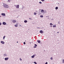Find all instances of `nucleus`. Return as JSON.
Returning <instances> with one entry per match:
<instances>
[{
	"instance_id": "nucleus-1",
	"label": "nucleus",
	"mask_w": 64,
	"mask_h": 64,
	"mask_svg": "<svg viewBox=\"0 0 64 64\" xmlns=\"http://www.w3.org/2000/svg\"><path fill=\"white\" fill-rule=\"evenodd\" d=\"M4 7L5 8H8V6L6 4H4Z\"/></svg>"
},
{
	"instance_id": "nucleus-6",
	"label": "nucleus",
	"mask_w": 64,
	"mask_h": 64,
	"mask_svg": "<svg viewBox=\"0 0 64 64\" xmlns=\"http://www.w3.org/2000/svg\"><path fill=\"white\" fill-rule=\"evenodd\" d=\"M1 15L2 16H5V14L4 13H2L1 14Z\"/></svg>"
},
{
	"instance_id": "nucleus-2",
	"label": "nucleus",
	"mask_w": 64,
	"mask_h": 64,
	"mask_svg": "<svg viewBox=\"0 0 64 64\" xmlns=\"http://www.w3.org/2000/svg\"><path fill=\"white\" fill-rule=\"evenodd\" d=\"M1 43H2V44H4L5 42H4L3 41H2L0 42Z\"/></svg>"
},
{
	"instance_id": "nucleus-4",
	"label": "nucleus",
	"mask_w": 64,
	"mask_h": 64,
	"mask_svg": "<svg viewBox=\"0 0 64 64\" xmlns=\"http://www.w3.org/2000/svg\"><path fill=\"white\" fill-rule=\"evenodd\" d=\"M2 24H3V25H5L6 24V23L5 22H3L2 23Z\"/></svg>"
},
{
	"instance_id": "nucleus-10",
	"label": "nucleus",
	"mask_w": 64,
	"mask_h": 64,
	"mask_svg": "<svg viewBox=\"0 0 64 64\" xmlns=\"http://www.w3.org/2000/svg\"><path fill=\"white\" fill-rule=\"evenodd\" d=\"M38 43H40V40H38Z\"/></svg>"
},
{
	"instance_id": "nucleus-15",
	"label": "nucleus",
	"mask_w": 64,
	"mask_h": 64,
	"mask_svg": "<svg viewBox=\"0 0 64 64\" xmlns=\"http://www.w3.org/2000/svg\"><path fill=\"white\" fill-rule=\"evenodd\" d=\"M40 16V17H42H42H43V15H41Z\"/></svg>"
},
{
	"instance_id": "nucleus-18",
	"label": "nucleus",
	"mask_w": 64,
	"mask_h": 64,
	"mask_svg": "<svg viewBox=\"0 0 64 64\" xmlns=\"http://www.w3.org/2000/svg\"><path fill=\"white\" fill-rule=\"evenodd\" d=\"M34 15H36V14H37V13L34 12Z\"/></svg>"
},
{
	"instance_id": "nucleus-31",
	"label": "nucleus",
	"mask_w": 64,
	"mask_h": 64,
	"mask_svg": "<svg viewBox=\"0 0 64 64\" xmlns=\"http://www.w3.org/2000/svg\"><path fill=\"white\" fill-rule=\"evenodd\" d=\"M1 25V22H0V25Z\"/></svg>"
},
{
	"instance_id": "nucleus-25",
	"label": "nucleus",
	"mask_w": 64,
	"mask_h": 64,
	"mask_svg": "<svg viewBox=\"0 0 64 64\" xmlns=\"http://www.w3.org/2000/svg\"><path fill=\"white\" fill-rule=\"evenodd\" d=\"M41 0V1H42V2H43V1H45L44 0Z\"/></svg>"
},
{
	"instance_id": "nucleus-29",
	"label": "nucleus",
	"mask_w": 64,
	"mask_h": 64,
	"mask_svg": "<svg viewBox=\"0 0 64 64\" xmlns=\"http://www.w3.org/2000/svg\"><path fill=\"white\" fill-rule=\"evenodd\" d=\"M48 64V63H47V62H46V63L45 64Z\"/></svg>"
},
{
	"instance_id": "nucleus-22",
	"label": "nucleus",
	"mask_w": 64,
	"mask_h": 64,
	"mask_svg": "<svg viewBox=\"0 0 64 64\" xmlns=\"http://www.w3.org/2000/svg\"><path fill=\"white\" fill-rule=\"evenodd\" d=\"M34 64H37V63H36V62H34Z\"/></svg>"
},
{
	"instance_id": "nucleus-5",
	"label": "nucleus",
	"mask_w": 64,
	"mask_h": 64,
	"mask_svg": "<svg viewBox=\"0 0 64 64\" xmlns=\"http://www.w3.org/2000/svg\"><path fill=\"white\" fill-rule=\"evenodd\" d=\"M16 21L15 20H13L12 22H13V23H15V22H16Z\"/></svg>"
},
{
	"instance_id": "nucleus-32",
	"label": "nucleus",
	"mask_w": 64,
	"mask_h": 64,
	"mask_svg": "<svg viewBox=\"0 0 64 64\" xmlns=\"http://www.w3.org/2000/svg\"><path fill=\"white\" fill-rule=\"evenodd\" d=\"M50 27H52V26H50Z\"/></svg>"
},
{
	"instance_id": "nucleus-9",
	"label": "nucleus",
	"mask_w": 64,
	"mask_h": 64,
	"mask_svg": "<svg viewBox=\"0 0 64 64\" xmlns=\"http://www.w3.org/2000/svg\"><path fill=\"white\" fill-rule=\"evenodd\" d=\"M40 32L41 33H43V31L42 30H40Z\"/></svg>"
},
{
	"instance_id": "nucleus-21",
	"label": "nucleus",
	"mask_w": 64,
	"mask_h": 64,
	"mask_svg": "<svg viewBox=\"0 0 64 64\" xmlns=\"http://www.w3.org/2000/svg\"><path fill=\"white\" fill-rule=\"evenodd\" d=\"M62 61H63L62 62L63 63H64V60H62Z\"/></svg>"
},
{
	"instance_id": "nucleus-14",
	"label": "nucleus",
	"mask_w": 64,
	"mask_h": 64,
	"mask_svg": "<svg viewBox=\"0 0 64 64\" xmlns=\"http://www.w3.org/2000/svg\"><path fill=\"white\" fill-rule=\"evenodd\" d=\"M44 11V10H41L42 12H43Z\"/></svg>"
},
{
	"instance_id": "nucleus-17",
	"label": "nucleus",
	"mask_w": 64,
	"mask_h": 64,
	"mask_svg": "<svg viewBox=\"0 0 64 64\" xmlns=\"http://www.w3.org/2000/svg\"><path fill=\"white\" fill-rule=\"evenodd\" d=\"M53 27H56V25H55L54 26L53 25Z\"/></svg>"
},
{
	"instance_id": "nucleus-20",
	"label": "nucleus",
	"mask_w": 64,
	"mask_h": 64,
	"mask_svg": "<svg viewBox=\"0 0 64 64\" xmlns=\"http://www.w3.org/2000/svg\"><path fill=\"white\" fill-rule=\"evenodd\" d=\"M50 59H51V60H53V58L51 57L50 58Z\"/></svg>"
},
{
	"instance_id": "nucleus-19",
	"label": "nucleus",
	"mask_w": 64,
	"mask_h": 64,
	"mask_svg": "<svg viewBox=\"0 0 64 64\" xmlns=\"http://www.w3.org/2000/svg\"><path fill=\"white\" fill-rule=\"evenodd\" d=\"M4 56H7V55L6 54H4Z\"/></svg>"
},
{
	"instance_id": "nucleus-16",
	"label": "nucleus",
	"mask_w": 64,
	"mask_h": 64,
	"mask_svg": "<svg viewBox=\"0 0 64 64\" xmlns=\"http://www.w3.org/2000/svg\"><path fill=\"white\" fill-rule=\"evenodd\" d=\"M5 37H6V36H4L3 37V39H4H4H5Z\"/></svg>"
},
{
	"instance_id": "nucleus-35",
	"label": "nucleus",
	"mask_w": 64,
	"mask_h": 64,
	"mask_svg": "<svg viewBox=\"0 0 64 64\" xmlns=\"http://www.w3.org/2000/svg\"><path fill=\"white\" fill-rule=\"evenodd\" d=\"M18 42H17V43H18Z\"/></svg>"
},
{
	"instance_id": "nucleus-24",
	"label": "nucleus",
	"mask_w": 64,
	"mask_h": 64,
	"mask_svg": "<svg viewBox=\"0 0 64 64\" xmlns=\"http://www.w3.org/2000/svg\"><path fill=\"white\" fill-rule=\"evenodd\" d=\"M39 3H40V4H42V2H39Z\"/></svg>"
},
{
	"instance_id": "nucleus-7",
	"label": "nucleus",
	"mask_w": 64,
	"mask_h": 64,
	"mask_svg": "<svg viewBox=\"0 0 64 64\" xmlns=\"http://www.w3.org/2000/svg\"><path fill=\"white\" fill-rule=\"evenodd\" d=\"M19 6L18 5L16 6V8H19Z\"/></svg>"
},
{
	"instance_id": "nucleus-13",
	"label": "nucleus",
	"mask_w": 64,
	"mask_h": 64,
	"mask_svg": "<svg viewBox=\"0 0 64 64\" xmlns=\"http://www.w3.org/2000/svg\"><path fill=\"white\" fill-rule=\"evenodd\" d=\"M58 8V7H56V10H57V9Z\"/></svg>"
},
{
	"instance_id": "nucleus-38",
	"label": "nucleus",
	"mask_w": 64,
	"mask_h": 64,
	"mask_svg": "<svg viewBox=\"0 0 64 64\" xmlns=\"http://www.w3.org/2000/svg\"><path fill=\"white\" fill-rule=\"evenodd\" d=\"M20 26H21V25H20Z\"/></svg>"
},
{
	"instance_id": "nucleus-11",
	"label": "nucleus",
	"mask_w": 64,
	"mask_h": 64,
	"mask_svg": "<svg viewBox=\"0 0 64 64\" xmlns=\"http://www.w3.org/2000/svg\"><path fill=\"white\" fill-rule=\"evenodd\" d=\"M24 23H27V21L26 20H25L24 21Z\"/></svg>"
},
{
	"instance_id": "nucleus-37",
	"label": "nucleus",
	"mask_w": 64,
	"mask_h": 64,
	"mask_svg": "<svg viewBox=\"0 0 64 64\" xmlns=\"http://www.w3.org/2000/svg\"><path fill=\"white\" fill-rule=\"evenodd\" d=\"M8 1H9V0H8Z\"/></svg>"
},
{
	"instance_id": "nucleus-30",
	"label": "nucleus",
	"mask_w": 64,
	"mask_h": 64,
	"mask_svg": "<svg viewBox=\"0 0 64 64\" xmlns=\"http://www.w3.org/2000/svg\"><path fill=\"white\" fill-rule=\"evenodd\" d=\"M26 44L25 42H24V44Z\"/></svg>"
},
{
	"instance_id": "nucleus-28",
	"label": "nucleus",
	"mask_w": 64,
	"mask_h": 64,
	"mask_svg": "<svg viewBox=\"0 0 64 64\" xmlns=\"http://www.w3.org/2000/svg\"><path fill=\"white\" fill-rule=\"evenodd\" d=\"M29 19H30V20H31L32 19V18H29Z\"/></svg>"
},
{
	"instance_id": "nucleus-26",
	"label": "nucleus",
	"mask_w": 64,
	"mask_h": 64,
	"mask_svg": "<svg viewBox=\"0 0 64 64\" xmlns=\"http://www.w3.org/2000/svg\"><path fill=\"white\" fill-rule=\"evenodd\" d=\"M50 25H53V24H52L51 23H50Z\"/></svg>"
},
{
	"instance_id": "nucleus-12",
	"label": "nucleus",
	"mask_w": 64,
	"mask_h": 64,
	"mask_svg": "<svg viewBox=\"0 0 64 64\" xmlns=\"http://www.w3.org/2000/svg\"><path fill=\"white\" fill-rule=\"evenodd\" d=\"M34 57H35V56L33 55L32 56V58H34Z\"/></svg>"
},
{
	"instance_id": "nucleus-8",
	"label": "nucleus",
	"mask_w": 64,
	"mask_h": 64,
	"mask_svg": "<svg viewBox=\"0 0 64 64\" xmlns=\"http://www.w3.org/2000/svg\"><path fill=\"white\" fill-rule=\"evenodd\" d=\"M14 26L16 27H18V24H15Z\"/></svg>"
},
{
	"instance_id": "nucleus-34",
	"label": "nucleus",
	"mask_w": 64,
	"mask_h": 64,
	"mask_svg": "<svg viewBox=\"0 0 64 64\" xmlns=\"http://www.w3.org/2000/svg\"><path fill=\"white\" fill-rule=\"evenodd\" d=\"M57 33H59V32H57Z\"/></svg>"
},
{
	"instance_id": "nucleus-33",
	"label": "nucleus",
	"mask_w": 64,
	"mask_h": 64,
	"mask_svg": "<svg viewBox=\"0 0 64 64\" xmlns=\"http://www.w3.org/2000/svg\"><path fill=\"white\" fill-rule=\"evenodd\" d=\"M34 48H36V46H34Z\"/></svg>"
},
{
	"instance_id": "nucleus-36",
	"label": "nucleus",
	"mask_w": 64,
	"mask_h": 64,
	"mask_svg": "<svg viewBox=\"0 0 64 64\" xmlns=\"http://www.w3.org/2000/svg\"><path fill=\"white\" fill-rule=\"evenodd\" d=\"M0 17H1V16H0Z\"/></svg>"
},
{
	"instance_id": "nucleus-27",
	"label": "nucleus",
	"mask_w": 64,
	"mask_h": 64,
	"mask_svg": "<svg viewBox=\"0 0 64 64\" xmlns=\"http://www.w3.org/2000/svg\"><path fill=\"white\" fill-rule=\"evenodd\" d=\"M20 61H22V59H21V58H20Z\"/></svg>"
},
{
	"instance_id": "nucleus-3",
	"label": "nucleus",
	"mask_w": 64,
	"mask_h": 64,
	"mask_svg": "<svg viewBox=\"0 0 64 64\" xmlns=\"http://www.w3.org/2000/svg\"><path fill=\"white\" fill-rule=\"evenodd\" d=\"M8 59H9V58H4V59H5V60L6 61L7 60H8Z\"/></svg>"
},
{
	"instance_id": "nucleus-23",
	"label": "nucleus",
	"mask_w": 64,
	"mask_h": 64,
	"mask_svg": "<svg viewBox=\"0 0 64 64\" xmlns=\"http://www.w3.org/2000/svg\"><path fill=\"white\" fill-rule=\"evenodd\" d=\"M34 45H35V46H37V44H34Z\"/></svg>"
}]
</instances>
